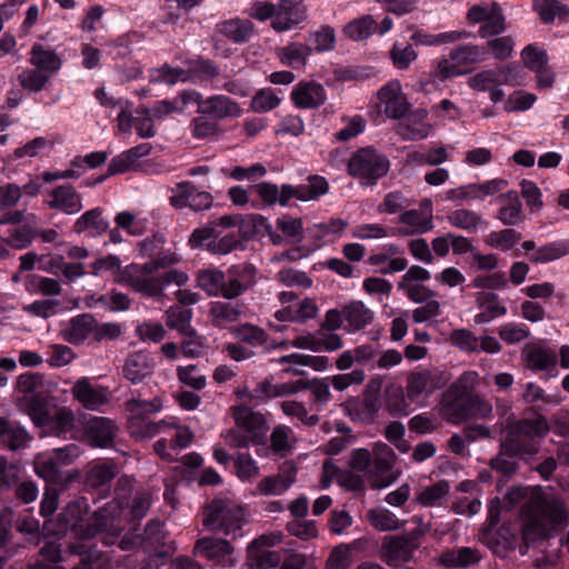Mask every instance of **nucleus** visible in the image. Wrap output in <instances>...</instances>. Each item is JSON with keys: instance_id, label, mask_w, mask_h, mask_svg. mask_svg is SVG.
<instances>
[{"instance_id": "nucleus-1", "label": "nucleus", "mask_w": 569, "mask_h": 569, "mask_svg": "<svg viewBox=\"0 0 569 569\" xmlns=\"http://www.w3.org/2000/svg\"><path fill=\"white\" fill-rule=\"evenodd\" d=\"M523 541L533 543L557 537L569 525V507L553 491H536L521 507Z\"/></svg>"}, {"instance_id": "nucleus-19", "label": "nucleus", "mask_w": 569, "mask_h": 569, "mask_svg": "<svg viewBox=\"0 0 569 569\" xmlns=\"http://www.w3.org/2000/svg\"><path fill=\"white\" fill-rule=\"evenodd\" d=\"M154 370L153 359L143 351L130 353L122 367L123 377L133 385L143 382Z\"/></svg>"}, {"instance_id": "nucleus-34", "label": "nucleus", "mask_w": 569, "mask_h": 569, "mask_svg": "<svg viewBox=\"0 0 569 569\" xmlns=\"http://www.w3.org/2000/svg\"><path fill=\"white\" fill-rule=\"evenodd\" d=\"M94 330V318L84 313L70 320L69 326L61 330V337L73 345L81 343Z\"/></svg>"}, {"instance_id": "nucleus-44", "label": "nucleus", "mask_w": 569, "mask_h": 569, "mask_svg": "<svg viewBox=\"0 0 569 569\" xmlns=\"http://www.w3.org/2000/svg\"><path fill=\"white\" fill-rule=\"evenodd\" d=\"M18 406L28 413L36 425L47 426L50 422L51 410L40 395L20 402Z\"/></svg>"}, {"instance_id": "nucleus-37", "label": "nucleus", "mask_w": 569, "mask_h": 569, "mask_svg": "<svg viewBox=\"0 0 569 569\" xmlns=\"http://www.w3.org/2000/svg\"><path fill=\"white\" fill-rule=\"evenodd\" d=\"M527 367L532 370H548L557 363V353L539 346H528L523 350Z\"/></svg>"}, {"instance_id": "nucleus-33", "label": "nucleus", "mask_w": 569, "mask_h": 569, "mask_svg": "<svg viewBox=\"0 0 569 569\" xmlns=\"http://www.w3.org/2000/svg\"><path fill=\"white\" fill-rule=\"evenodd\" d=\"M30 63L51 76L60 70L62 60L52 49L34 43L30 50Z\"/></svg>"}, {"instance_id": "nucleus-58", "label": "nucleus", "mask_w": 569, "mask_h": 569, "mask_svg": "<svg viewBox=\"0 0 569 569\" xmlns=\"http://www.w3.org/2000/svg\"><path fill=\"white\" fill-rule=\"evenodd\" d=\"M466 406L469 419H489L492 416V405L481 395H468Z\"/></svg>"}, {"instance_id": "nucleus-25", "label": "nucleus", "mask_w": 569, "mask_h": 569, "mask_svg": "<svg viewBox=\"0 0 569 569\" xmlns=\"http://www.w3.org/2000/svg\"><path fill=\"white\" fill-rule=\"evenodd\" d=\"M38 222V216L28 213L27 224H20L10 229L7 237L0 236V241L17 250L26 249L31 246L36 238V224Z\"/></svg>"}, {"instance_id": "nucleus-62", "label": "nucleus", "mask_w": 569, "mask_h": 569, "mask_svg": "<svg viewBox=\"0 0 569 569\" xmlns=\"http://www.w3.org/2000/svg\"><path fill=\"white\" fill-rule=\"evenodd\" d=\"M375 23L372 16L368 14L349 22L345 27V33L352 40H363L371 34Z\"/></svg>"}, {"instance_id": "nucleus-52", "label": "nucleus", "mask_w": 569, "mask_h": 569, "mask_svg": "<svg viewBox=\"0 0 569 569\" xmlns=\"http://www.w3.org/2000/svg\"><path fill=\"white\" fill-rule=\"evenodd\" d=\"M535 9L545 23H550L556 18L565 19L569 14V8L558 0H536Z\"/></svg>"}, {"instance_id": "nucleus-42", "label": "nucleus", "mask_w": 569, "mask_h": 569, "mask_svg": "<svg viewBox=\"0 0 569 569\" xmlns=\"http://www.w3.org/2000/svg\"><path fill=\"white\" fill-rule=\"evenodd\" d=\"M449 58L459 67L475 64L486 60L487 50L472 43L461 44L450 50Z\"/></svg>"}, {"instance_id": "nucleus-60", "label": "nucleus", "mask_w": 569, "mask_h": 569, "mask_svg": "<svg viewBox=\"0 0 569 569\" xmlns=\"http://www.w3.org/2000/svg\"><path fill=\"white\" fill-rule=\"evenodd\" d=\"M280 408L286 416L299 419L305 426L313 427L319 422V417L317 415H309L302 402L286 400L280 403Z\"/></svg>"}, {"instance_id": "nucleus-11", "label": "nucleus", "mask_w": 569, "mask_h": 569, "mask_svg": "<svg viewBox=\"0 0 569 569\" xmlns=\"http://www.w3.org/2000/svg\"><path fill=\"white\" fill-rule=\"evenodd\" d=\"M118 466L112 461H93L86 466L83 483L87 490L96 492L100 498L110 493L111 482L118 476Z\"/></svg>"}, {"instance_id": "nucleus-24", "label": "nucleus", "mask_w": 569, "mask_h": 569, "mask_svg": "<svg viewBox=\"0 0 569 569\" xmlns=\"http://www.w3.org/2000/svg\"><path fill=\"white\" fill-rule=\"evenodd\" d=\"M291 99L299 108H317L326 100V92L320 83L300 82L291 92Z\"/></svg>"}, {"instance_id": "nucleus-36", "label": "nucleus", "mask_w": 569, "mask_h": 569, "mask_svg": "<svg viewBox=\"0 0 569 569\" xmlns=\"http://www.w3.org/2000/svg\"><path fill=\"white\" fill-rule=\"evenodd\" d=\"M29 439L30 437L23 428L0 418V445L11 450H18L26 447Z\"/></svg>"}, {"instance_id": "nucleus-14", "label": "nucleus", "mask_w": 569, "mask_h": 569, "mask_svg": "<svg viewBox=\"0 0 569 569\" xmlns=\"http://www.w3.org/2000/svg\"><path fill=\"white\" fill-rule=\"evenodd\" d=\"M445 386L441 372L431 369H420L410 372L407 377V398L416 401L422 393H432Z\"/></svg>"}, {"instance_id": "nucleus-51", "label": "nucleus", "mask_w": 569, "mask_h": 569, "mask_svg": "<svg viewBox=\"0 0 569 569\" xmlns=\"http://www.w3.org/2000/svg\"><path fill=\"white\" fill-rule=\"evenodd\" d=\"M450 486L448 481L440 480L437 483L426 487L416 497V501L423 507H435L440 505L441 500L449 493Z\"/></svg>"}, {"instance_id": "nucleus-18", "label": "nucleus", "mask_w": 569, "mask_h": 569, "mask_svg": "<svg viewBox=\"0 0 569 569\" xmlns=\"http://www.w3.org/2000/svg\"><path fill=\"white\" fill-rule=\"evenodd\" d=\"M118 427L113 420L106 417L90 418L84 427V435L94 447H110L113 443Z\"/></svg>"}, {"instance_id": "nucleus-3", "label": "nucleus", "mask_w": 569, "mask_h": 569, "mask_svg": "<svg viewBox=\"0 0 569 569\" xmlns=\"http://www.w3.org/2000/svg\"><path fill=\"white\" fill-rule=\"evenodd\" d=\"M256 282L257 269L250 263L232 266L226 273L214 269L202 270L198 273V286L208 296H221L228 300L240 297Z\"/></svg>"}, {"instance_id": "nucleus-12", "label": "nucleus", "mask_w": 569, "mask_h": 569, "mask_svg": "<svg viewBox=\"0 0 569 569\" xmlns=\"http://www.w3.org/2000/svg\"><path fill=\"white\" fill-rule=\"evenodd\" d=\"M419 535L413 531L403 536L385 537L381 546V559L388 566H397L400 561H409L418 548Z\"/></svg>"}, {"instance_id": "nucleus-39", "label": "nucleus", "mask_w": 569, "mask_h": 569, "mask_svg": "<svg viewBox=\"0 0 569 569\" xmlns=\"http://www.w3.org/2000/svg\"><path fill=\"white\" fill-rule=\"evenodd\" d=\"M312 52V46L293 42L278 49L277 54L280 61L291 68L300 69L307 63V58Z\"/></svg>"}, {"instance_id": "nucleus-32", "label": "nucleus", "mask_w": 569, "mask_h": 569, "mask_svg": "<svg viewBox=\"0 0 569 569\" xmlns=\"http://www.w3.org/2000/svg\"><path fill=\"white\" fill-rule=\"evenodd\" d=\"M151 146L149 143H141L127 151H123L119 156L114 157L108 167V176L117 173H123L136 167L137 161L149 154Z\"/></svg>"}, {"instance_id": "nucleus-46", "label": "nucleus", "mask_w": 569, "mask_h": 569, "mask_svg": "<svg viewBox=\"0 0 569 569\" xmlns=\"http://www.w3.org/2000/svg\"><path fill=\"white\" fill-rule=\"evenodd\" d=\"M231 332L238 340L252 347H262L268 343V333L262 328L251 323L232 327Z\"/></svg>"}, {"instance_id": "nucleus-30", "label": "nucleus", "mask_w": 569, "mask_h": 569, "mask_svg": "<svg viewBox=\"0 0 569 569\" xmlns=\"http://www.w3.org/2000/svg\"><path fill=\"white\" fill-rule=\"evenodd\" d=\"M405 227L398 228L397 233L408 237L430 231L433 228L432 217L418 210H408L399 216Z\"/></svg>"}, {"instance_id": "nucleus-21", "label": "nucleus", "mask_w": 569, "mask_h": 569, "mask_svg": "<svg viewBox=\"0 0 569 569\" xmlns=\"http://www.w3.org/2000/svg\"><path fill=\"white\" fill-rule=\"evenodd\" d=\"M71 392L73 398L88 410H97L109 401L106 389L93 387L87 378L76 381Z\"/></svg>"}, {"instance_id": "nucleus-64", "label": "nucleus", "mask_w": 569, "mask_h": 569, "mask_svg": "<svg viewBox=\"0 0 569 569\" xmlns=\"http://www.w3.org/2000/svg\"><path fill=\"white\" fill-rule=\"evenodd\" d=\"M391 61L397 69L406 70L417 59L418 53L411 44L395 43L389 52Z\"/></svg>"}, {"instance_id": "nucleus-50", "label": "nucleus", "mask_w": 569, "mask_h": 569, "mask_svg": "<svg viewBox=\"0 0 569 569\" xmlns=\"http://www.w3.org/2000/svg\"><path fill=\"white\" fill-rule=\"evenodd\" d=\"M42 386L41 376L28 372L21 375L17 380V402H23L30 398L39 396V389Z\"/></svg>"}, {"instance_id": "nucleus-31", "label": "nucleus", "mask_w": 569, "mask_h": 569, "mask_svg": "<svg viewBox=\"0 0 569 569\" xmlns=\"http://www.w3.org/2000/svg\"><path fill=\"white\" fill-rule=\"evenodd\" d=\"M375 313L362 301H352L343 307V319L349 332L360 331L373 321Z\"/></svg>"}, {"instance_id": "nucleus-55", "label": "nucleus", "mask_w": 569, "mask_h": 569, "mask_svg": "<svg viewBox=\"0 0 569 569\" xmlns=\"http://www.w3.org/2000/svg\"><path fill=\"white\" fill-rule=\"evenodd\" d=\"M368 519L371 526L380 531H391L400 528L399 519L386 508L369 510Z\"/></svg>"}, {"instance_id": "nucleus-49", "label": "nucleus", "mask_w": 569, "mask_h": 569, "mask_svg": "<svg viewBox=\"0 0 569 569\" xmlns=\"http://www.w3.org/2000/svg\"><path fill=\"white\" fill-rule=\"evenodd\" d=\"M407 395L399 385H390L385 391L386 408L391 416H408Z\"/></svg>"}, {"instance_id": "nucleus-29", "label": "nucleus", "mask_w": 569, "mask_h": 569, "mask_svg": "<svg viewBox=\"0 0 569 569\" xmlns=\"http://www.w3.org/2000/svg\"><path fill=\"white\" fill-rule=\"evenodd\" d=\"M140 547L147 553H157L159 557L167 556V551L162 548L164 546L166 533L163 530V523L159 520H150L142 535H140Z\"/></svg>"}, {"instance_id": "nucleus-56", "label": "nucleus", "mask_w": 569, "mask_h": 569, "mask_svg": "<svg viewBox=\"0 0 569 569\" xmlns=\"http://www.w3.org/2000/svg\"><path fill=\"white\" fill-rule=\"evenodd\" d=\"M521 233L515 229L507 228L501 231H492L486 236L485 242L491 248H500L503 250L511 249L521 240Z\"/></svg>"}, {"instance_id": "nucleus-16", "label": "nucleus", "mask_w": 569, "mask_h": 569, "mask_svg": "<svg viewBox=\"0 0 569 569\" xmlns=\"http://www.w3.org/2000/svg\"><path fill=\"white\" fill-rule=\"evenodd\" d=\"M194 549L200 556L217 566L227 568L234 565V549L228 540L206 537L196 542Z\"/></svg>"}, {"instance_id": "nucleus-35", "label": "nucleus", "mask_w": 569, "mask_h": 569, "mask_svg": "<svg viewBox=\"0 0 569 569\" xmlns=\"http://www.w3.org/2000/svg\"><path fill=\"white\" fill-rule=\"evenodd\" d=\"M425 111L405 117L397 127V132L406 140H420L429 134L430 126L423 122Z\"/></svg>"}, {"instance_id": "nucleus-6", "label": "nucleus", "mask_w": 569, "mask_h": 569, "mask_svg": "<svg viewBox=\"0 0 569 569\" xmlns=\"http://www.w3.org/2000/svg\"><path fill=\"white\" fill-rule=\"evenodd\" d=\"M522 70L516 63L498 66L493 69H483L470 76L467 80L469 88L476 91H489L490 100L495 103L505 98V91L500 86H520Z\"/></svg>"}, {"instance_id": "nucleus-4", "label": "nucleus", "mask_w": 569, "mask_h": 569, "mask_svg": "<svg viewBox=\"0 0 569 569\" xmlns=\"http://www.w3.org/2000/svg\"><path fill=\"white\" fill-rule=\"evenodd\" d=\"M506 436L501 441L509 450H516L522 459L531 458L539 452L536 437L542 438L550 431V423L542 415L533 418L512 420L505 427Z\"/></svg>"}, {"instance_id": "nucleus-41", "label": "nucleus", "mask_w": 569, "mask_h": 569, "mask_svg": "<svg viewBox=\"0 0 569 569\" xmlns=\"http://www.w3.org/2000/svg\"><path fill=\"white\" fill-rule=\"evenodd\" d=\"M218 31L236 43L248 41L253 32L250 20L230 19L218 24Z\"/></svg>"}, {"instance_id": "nucleus-7", "label": "nucleus", "mask_w": 569, "mask_h": 569, "mask_svg": "<svg viewBox=\"0 0 569 569\" xmlns=\"http://www.w3.org/2000/svg\"><path fill=\"white\" fill-rule=\"evenodd\" d=\"M389 169V159L372 147L357 150L348 162L349 173L366 187L375 186Z\"/></svg>"}, {"instance_id": "nucleus-61", "label": "nucleus", "mask_w": 569, "mask_h": 569, "mask_svg": "<svg viewBox=\"0 0 569 569\" xmlns=\"http://www.w3.org/2000/svg\"><path fill=\"white\" fill-rule=\"evenodd\" d=\"M177 377L181 383L197 391L202 390L207 385L206 376L194 365L178 367Z\"/></svg>"}, {"instance_id": "nucleus-47", "label": "nucleus", "mask_w": 569, "mask_h": 569, "mask_svg": "<svg viewBox=\"0 0 569 569\" xmlns=\"http://www.w3.org/2000/svg\"><path fill=\"white\" fill-rule=\"evenodd\" d=\"M161 409L162 401L158 397H154L151 400H144L138 397L131 398L124 402V410L128 415V418H146V416L157 413Z\"/></svg>"}, {"instance_id": "nucleus-43", "label": "nucleus", "mask_w": 569, "mask_h": 569, "mask_svg": "<svg viewBox=\"0 0 569 569\" xmlns=\"http://www.w3.org/2000/svg\"><path fill=\"white\" fill-rule=\"evenodd\" d=\"M168 421H150L147 418L132 417L128 418V428L130 435L138 439H149L161 432L162 429L167 428Z\"/></svg>"}, {"instance_id": "nucleus-9", "label": "nucleus", "mask_w": 569, "mask_h": 569, "mask_svg": "<svg viewBox=\"0 0 569 569\" xmlns=\"http://www.w3.org/2000/svg\"><path fill=\"white\" fill-rule=\"evenodd\" d=\"M393 449L383 442H376L372 448V462L368 479L372 488L381 489L390 486L398 478L393 470L396 462Z\"/></svg>"}, {"instance_id": "nucleus-28", "label": "nucleus", "mask_w": 569, "mask_h": 569, "mask_svg": "<svg viewBox=\"0 0 569 569\" xmlns=\"http://www.w3.org/2000/svg\"><path fill=\"white\" fill-rule=\"evenodd\" d=\"M108 228L109 223L103 218L101 208L88 210L80 216L73 224V231L76 233H86L92 238L103 234Z\"/></svg>"}, {"instance_id": "nucleus-59", "label": "nucleus", "mask_w": 569, "mask_h": 569, "mask_svg": "<svg viewBox=\"0 0 569 569\" xmlns=\"http://www.w3.org/2000/svg\"><path fill=\"white\" fill-rule=\"evenodd\" d=\"M26 289L29 292L36 290L44 296H58L61 293V284L57 279L39 277L36 274L28 276L26 279Z\"/></svg>"}, {"instance_id": "nucleus-40", "label": "nucleus", "mask_w": 569, "mask_h": 569, "mask_svg": "<svg viewBox=\"0 0 569 569\" xmlns=\"http://www.w3.org/2000/svg\"><path fill=\"white\" fill-rule=\"evenodd\" d=\"M296 445L293 430L286 425H278L272 429L270 435L271 451L283 458L288 456Z\"/></svg>"}, {"instance_id": "nucleus-17", "label": "nucleus", "mask_w": 569, "mask_h": 569, "mask_svg": "<svg viewBox=\"0 0 569 569\" xmlns=\"http://www.w3.org/2000/svg\"><path fill=\"white\" fill-rule=\"evenodd\" d=\"M297 479V467L292 462H284L274 475L262 478L257 483V492L262 496H281Z\"/></svg>"}, {"instance_id": "nucleus-57", "label": "nucleus", "mask_w": 569, "mask_h": 569, "mask_svg": "<svg viewBox=\"0 0 569 569\" xmlns=\"http://www.w3.org/2000/svg\"><path fill=\"white\" fill-rule=\"evenodd\" d=\"M49 74L44 73V71L39 70L37 68L24 69L18 76L19 84L30 92L41 91L49 81Z\"/></svg>"}, {"instance_id": "nucleus-2", "label": "nucleus", "mask_w": 569, "mask_h": 569, "mask_svg": "<svg viewBox=\"0 0 569 569\" xmlns=\"http://www.w3.org/2000/svg\"><path fill=\"white\" fill-rule=\"evenodd\" d=\"M88 512L89 505L86 499L81 498L69 502L60 512L59 519L63 523V529L70 528L78 538L90 539L102 535L104 545H114L123 530L120 505L110 502L97 510L88 521H84V516Z\"/></svg>"}, {"instance_id": "nucleus-5", "label": "nucleus", "mask_w": 569, "mask_h": 569, "mask_svg": "<svg viewBox=\"0 0 569 569\" xmlns=\"http://www.w3.org/2000/svg\"><path fill=\"white\" fill-rule=\"evenodd\" d=\"M202 523L208 530L236 539L242 536L244 509L230 499L214 498L204 507Z\"/></svg>"}, {"instance_id": "nucleus-23", "label": "nucleus", "mask_w": 569, "mask_h": 569, "mask_svg": "<svg viewBox=\"0 0 569 569\" xmlns=\"http://www.w3.org/2000/svg\"><path fill=\"white\" fill-rule=\"evenodd\" d=\"M242 315V306L227 301H212L209 305L208 317L213 327L227 329L237 322Z\"/></svg>"}, {"instance_id": "nucleus-20", "label": "nucleus", "mask_w": 569, "mask_h": 569, "mask_svg": "<svg viewBox=\"0 0 569 569\" xmlns=\"http://www.w3.org/2000/svg\"><path fill=\"white\" fill-rule=\"evenodd\" d=\"M47 204L66 214H76L82 209V198L71 184H62L50 191Z\"/></svg>"}, {"instance_id": "nucleus-15", "label": "nucleus", "mask_w": 569, "mask_h": 569, "mask_svg": "<svg viewBox=\"0 0 569 569\" xmlns=\"http://www.w3.org/2000/svg\"><path fill=\"white\" fill-rule=\"evenodd\" d=\"M307 17L308 9L302 0H279L271 27L278 32L288 31L302 23Z\"/></svg>"}, {"instance_id": "nucleus-8", "label": "nucleus", "mask_w": 569, "mask_h": 569, "mask_svg": "<svg viewBox=\"0 0 569 569\" xmlns=\"http://www.w3.org/2000/svg\"><path fill=\"white\" fill-rule=\"evenodd\" d=\"M118 282L149 298L162 296V282H160L157 272L152 270V266L147 263H131L127 266L121 271Z\"/></svg>"}, {"instance_id": "nucleus-48", "label": "nucleus", "mask_w": 569, "mask_h": 569, "mask_svg": "<svg viewBox=\"0 0 569 569\" xmlns=\"http://www.w3.org/2000/svg\"><path fill=\"white\" fill-rule=\"evenodd\" d=\"M517 458H521L520 453L516 452V450H509L507 446L501 442L500 451L497 457L491 460L490 466L501 475L510 477L518 470Z\"/></svg>"}, {"instance_id": "nucleus-27", "label": "nucleus", "mask_w": 569, "mask_h": 569, "mask_svg": "<svg viewBox=\"0 0 569 569\" xmlns=\"http://www.w3.org/2000/svg\"><path fill=\"white\" fill-rule=\"evenodd\" d=\"M501 207L497 218L505 226H516L525 220L522 203L517 191H508L499 196Z\"/></svg>"}, {"instance_id": "nucleus-53", "label": "nucleus", "mask_w": 569, "mask_h": 569, "mask_svg": "<svg viewBox=\"0 0 569 569\" xmlns=\"http://www.w3.org/2000/svg\"><path fill=\"white\" fill-rule=\"evenodd\" d=\"M70 551L79 557V563L72 567V569H94L93 563L101 559V551L96 549L92 545L83 542L72 543Z\"/></svg>"}, {"instance_id": "nucleus-13", "label": "nucleus", "mask_w": 569, "mask_h": 569, "mask_svg": "<svg viewBox=\"0 0 569 569\" xmlns=\"http://www.w3.org/2000/svg\"><path fill=\"white\" fill-rule=\"evenodd\" d=\"M231 410L236 426L249 435L251 445H263L268 430L263 415L246 406L233 407Z\"/></svg>"}, {"instance_id": "nucleus-26", "label": "nucleus", "mask_w": 569, "mask_h": 569, "mask_svg": "<svg viewBox=\"0 0 569 569\" xmlns=\"http://www.w3.org/2000/svg\"><path fill=\"white\" fill-rule=\"evenodd\" d=\"M410 29L413 30L410 40L417 46L436 47L441 44L455 43L460 40L468 39L470 37V33L465 30L448 31L433 34L429 33L423 29H419L415 26H411Z\"/></svg>"}, {"instance_id": "nucleus-63", "label": "nucleus", "mask_w": 569, "mask_h": 569, "mask_svg": "<svg viewBox=\"0 0 569 569\" xmlns=\"http://www.w3.org/2000/svg\"><path fill=\"white\" fill-rule=\"evenodd\" d=\"M59 468L60 466L52 457L48 459H39L34 462L36 473L48 483H60L63 481L62 473Z\"/></svg>"}, {"instance_id": "nucleus-45", "label": "nucleus", "mask_w": 569, "mask_h": 569, "mask_svg": "<svg viewBox=\"0 0 569 569\" xmlns=\"http://www.w3.org/2000/svg\"><path fill=\"white\" fill-rule=\"evenodd\" d=\"M569 253V241L560 240L549 242L536 250L533 254L530 256V261L533 263H545L549 261H553L560 259Z\"/></svg>"}, {"instance_id": "nucleus-38", "label": "nucleus", "mask_w": 569, "mask_h": 569, "mask_svg": "<svg viewBox=\"0 0 569 569\" xmlns=\"http://www.w3.org/2000/svg\"><path fill=\"white\" fill-rule=\"evenodd\" d=\"M481 555L477 549L469 547H460L445 551L440 555L439 561L446 567H469L479 562Z\"/></svg>"}, {"instance_id": "nucleus-10", "label": "nucleus", "mask_w": 569, "mask_h": 569, "mask_svg": "<svg viewBox=\"0 0 569 569\" xmlns=\"http://www.w3.org/2000/svg\"><path fill=\"white\" fill-rule=\"evenodd\" d=\"M380 385L370 382L367 385L362 399H353L347 403V415L353 422L371 425L375 422L380 408Z\"/></svg>"}, {"instance_id": "nucleus-54", "label": "nucleus", "mask_w": 569, "mask_h": 569, "mask_svg": "<svg viewBox=\"0 0 569 569\" xmlns=\"http://www.w3.org/2000/svg\"><path fill=\"white\" fill-rule=\"evenodd\" d=\"M447 218L451 226L466 231H472L483 223L479 213L468 209L453 210Z\"/></svg>"}, {"instance_id": "nucleus-22", "label": "nucleus", "mask_w": 569, "mask_h": 569, "mask_svg": "<svg viewBox=\"0 0 569 569\" xmlns=\"http://www.w3.org/2000/svg\"><path fill=\"white\" fill-rule=\"evenodd\" d=\"M198 112L210 118L221 120L230 117H238L241 113L239 104L227 96L218 94L202 100Z\"/></svg>"}]
</instances>
